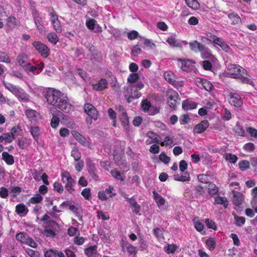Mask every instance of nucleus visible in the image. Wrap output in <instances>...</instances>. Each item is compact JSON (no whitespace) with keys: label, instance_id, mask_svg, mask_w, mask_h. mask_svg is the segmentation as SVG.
<instances>
[{"label":"nucleus","instance_id":"18","mask_svg":"<svg viewBox=\"0 0 257 257\" xmlns=\"http://www.w3.org/2000/svg\"><path fill=\"white\" fill-rule=\"evenodd\" d=\"M108 82L104 78L101 79L98 83L93 85L94 90L97 91H101L104 90L107 86Z\"/></svg>","mask_w":257,"mask_h":257},{"label":"nucleus","instance_id":"2","mask_svg":"<svg viewBox=\"0 0 257 257\" xmlns=\"http://www.w3.org/2000/svg\"><path fill=\"white\" fill-rule=\"evenodd\" d=\"M245 69L237 64H230L227 68V76L239 80L243 83L252 84V81L243 75L246 73Z\"/></svg>","mask_w":257,"mask_h":257},{"label":"nucleus","instance_id":"37","mask_svg":"<svg viewBox=\"0 0 257 257\" xmlns=\"http://www.w3.org/2000/svg\"><path fill=\"white\" fill-rule=\"evenodd\" d=\"M141 47L142 48V46H141V45H139V42H138L137 44L133 46L131 52V56L133 57H137L139 54H141L142 52L141 48Z\"/></svg>","mask_w":257,"mask_h":257},{"label":"nucleus","instance_id":"46","mask_svg":"<svg viewBox=\"0 0 257 257\" xmlns=\"http://www.w3.org/2000/svg\"><path fill=\"white\" fill-rule=\"evenodd\" d=\"M131 89L133 90V89H135L137 90H140L144 87V84L141 81H138L136 82V83L131 84L130 85Z\"/></svg>","mask_w":257,"mask_h":257},{"label":"nucleus","instance_id":"40","mask_svg":"<svg viewBox=\"0 0 257 257\" xmlns=\"http://www.w3.org/2000/svg\"><path fill=\"white\" fill-rule=\"evenodd\" d=\"M208 192L211 195H215L218 192V188L213 183L209 182Z\"/></svg>","mask_w":257,"mask_h":257},{"label":"nucleus","instance_id":"42","mask_svg":"<svg viewBox=\"0 0 257 257\" xmlns=\"http://www.w3.org/2000/svg\"><path fill=\"white\" fill-rule=\"evenodd\" d=\"M139 79V76L138 73H133L130 74L127 79V82L133 84L136 82L138 81Z\"/></svg>","mask_w":257,"mask_h":257},{"label":"nucleus","instance_id":"10","mask_svg":"<svg viewBox=\"0 0 257 257\" xmlns=\"http://www.w3.org/2000/svg\"><path fill=\"white\" fill-rule=\"evenodd\" d=\"M195 82L198 87L203 88L207 91H211L213 89V85L206 79L197 78Z\"/></svg>","mask_w":257,"mask_h":257},{"label":"nucleus","instance_id":"53","mask_svg":"<svg viewBox=\"0 0 257 257\" xmlns=\"http://www.w3.org/2000/svg\"><path fill=\"white\" fill-rule=\"evenodd\" d=\"M139 244L140 245V249L144 250L148 248V244L146 240L143 237L139 238Z\"/></svg>","mask_w":257,"mask_h":257},{"label":"nucleus","instance_id":"64","mask_svg":"<svg viewBox=\"0 0 257 257\" xmlns=\"http://www.w3.org/2000/svg\"><path fill=\"white\" fill-rule=\"evenodd\" d=\"M255 149L254 145L252 143L245 144L243 146V149L247 152H253Z\"/></svg>","mask_w":257,"mask_h":257},{"label":"nucleus","instance_id":"62","mask_svg":"<svg viewBox=\"0 0 257 257\" xmlns=\"http://www.w3.org/2000/svg\"><path fill=\"white\" fill-rule=\"evenodd\" d=\"M27 253L31 257H39L40 253L38 251L34 250L30 248H27L26 249Z\"/></svg>","mask_w":257,"mask_h":257},{"label":"nucleus","instance_id":"4","mask_svg":"<svg viewBox=\"0 0 257 257\" xmlns=\"http://www.w3.org/2000/svg\"><path fill=\"white\" fill-rule=\"evenodd\" d=\"M61 176L62 181L65 184V189L70 193H72L74 191L73 186L75 182L70 173L67 171H64L61 173Z\"/></svg>","mask_w":257,"mask_h":257},{"label":"nucleus","instance_id":"28","mask_svg":"<svg viewBox=\"0 0 257 257\" xmlns=\"http://www.w3.org/2000/svg\"><path fill=\"white\" fill-rule=\"evenodd\" d=\"M69 209L73 211L79 220H82V209L80 207H76L74 205L69 206Z\"/></svg>","mask_w":257,"mask_h":257},{"label":"nucleus","instance_id":"35","mask_svg":"<svg viewBox=\"0 0 257 257\" xmlns=\"http://www.w3.org/2000/svg\"><path fill=\"white\" fill-rule=\"evenodd\" d=\"M73 135L74 138L82 145L86 146L88 143L86 139L79 133L75 132L74 134H73Z\"/></svg>","mask_w":257,"mask_h":257},{"label":"nucleus","instance_id":"17","mask_svg":"<svg viewBox=\"0 0 257 257\" xmlns=\"http://www.w3.org/2000/svg\"><path fill=\"white\" fill-rule=\"evenodd\" d=\"M209 126V122L208 120H204L202 121L200 123L197 124L194 129V132L195 133L200 134L204 132L206 128Z\"/></svg>","mask_w":257,"mask_h":257},{"label":"nucleus","instance_id":"26","mask_svg":"<svg viewBox=\"0 0 257 257\" xmlns=\"http://www.w3.org/2000/svg\"><path fill=\"white\" fill-rule=\"evenodd\" d=\"M215 204H220L223 206L225 208H226L228 205V202L227 199L225 197H221L218 196L214 198Z\"/></svg>","mask_w":257,"mask_h":257},{"label":"nucleus","instance_id":"1","mask_svg":"<svg viewBox=\"0 0 257 257\" xmlns=\"http://www.w3.org/2000/svg\"><path fill=\"white\" fill-rule=\"evenodd\" d=\"M45 97L49 104L66 113L70 112L73 109L67 95L59 90L49 89L46 92Z\"/></svg>","mask_w":257,"mask_h":257},{"label":"nucleus","instance_id":"23","mask_svg":"<svg viewBox=\"0 0 257 257\" xmlns=\"http://www.w3.org/2000/svg\"><path fill=\"white\" fill-rule=\"evenodd\" d=\"M197 103L194 101L186 100L182 103V108L185 110H191L196 108Z\"/></svg>","mask_w":257,"mask_h":257},{"label":"nucleus","instance_id":"19","mask_svg":"<svg viewBox=\"0 0 257 257\" xmlns=\"http://www.w3.org/2000/svg\"><path fill=\"white\" fill-rule=\"evenodd\" d=\"M154 199L157 204L158 207L160 209L164 208L166 200L165 198L162 197L159 194L156 192L155 191L153 192Z\"/></svg>","mask_w":257,"mask_h":257},{"label":"nucleus","instance_id":"21","mask_svg":"<svg viewBox=\"0 0 257 257\" xmlns=\"http://www.w3.org/2000/svg\"><path fill=\"white\" fill-rule=\"evenodd\" d=\"M16 211L20 216H25L28 212V208L23 203H20L16 205Z\"/></svg>","mask_w":257,"mask_h":257},{"label":"nucleus","instance_id":"14","mask_svg":"<svg viewBox=\"0 0 257 257\" xmlns=\"http://www.w3.org/2000/svg\"><path fill=\"white\" fill-rule=\"evenodd\" d=\"M178 99L179 95L176 91H173L171 92L169 94V100L168 102L169 106L175 109L177 107V100Z\"/></svg>","mask_w":257,"mask_h":257},{"label":"nucleus","instance_id":"56","mask_svg":"<svg viewBox=\"0 0 257 257\" xmlns=\"http://www.w3.org/2000/svg\"><path fill=\"white\" fill-rule=\"evenodd\" d=\"M164 78L165 80L170 83L172 82L175 78L174 74L172 72H166L164 73Z\"/></svg>","mask_w":257,"mask_h":257},{"label":"nucleus","instance_id":"33","mask_svg":"<svg viewBox=\"0 0 257 257\" xmlns=\"http://www.w3.org/2000/svg\"><path fill=\"white\" fill-rule=\"evenodd\" d=\"M174 179L176 181L185 182L190 179L189 174L186 172L183 175L180 176L179 174L174 175Z\"/></svg>","mask_w":257,"mask_h":257},{"label":"nucleus","instance_id":"11","mask_svg":"<svg viewBox=\"0 0 257 257\" xmlns=\"http://www.w3.org/2000/svg\"><path fill=\"white\" fill-rule=\"evenodd\" d=\"M57 115L60 117L62 123L68 127L73 128L75 125L74 122L69 116L59 111L57 112Z\"/></svg>","mask_w":257,"mask_h":257},{"label":"nucleus","instance_id":"16","mask_svg":"<svg viewBox=\"0 0 257 257\" xmlns=\"http://www.w3.org/2000/svg\"><path fill=\"white\" fill-rule=\"evenodd\" d=\"M44 67L43 62H41L36 66H30L28 73L30 75H33L39 74L42 71Z\"/></svg>","mask_w":257,"mask_h":257},{"label":"nucleus","instance_id":"25","mask_svg":"<svg viewBox=\"0 0 257 257\" xmlns=\"http://www.w3.org/2000/svg\"><path fill=\"white\" fill-rule=\"evenodd\" d=\"M178 62L181 63V69L184 71H188L190 69L191 61L189 60L178 59Z\"/></svg>","mask_w":257,"mask_h":257},{"label":"nucleus","instance_id":"29","mask_svg":"<svg viewBox=\"0 0 257 257\" xmlns=\"http://www.w3.org/2000/svg\"><path fill=\"white\" fill-rule=\"evenodd\" d=\"M190 49L191 51L195 52L199 51L200 49L203 47V44L200 43L196 40L189 43Z\"/></svg>","mask_w":257,"mask_h":257},{"label":"nucleus","instance_id":"6","mask_svg":"<svg viewBox=\"0 0 257 257\" xmlns=\"http://www.w3.org/2000/svg\"><path fill=\"white\" fill-rule=\"evenodd\" d=\"M49 12L54 29L57 33H61L62 31V28L60 22L58 20L57 15L53 8L49 11Z\"/></svg>","mask_w":257,"mask_h":257},{"label":"nucleus","instance_id":"9","mask_svg":"<svg viewBox=\"0 0 257 257\" xmlns=\"http://www.w3.org/2000/svg\"><path fill=\"white\" fill-rule=\"evenodd\" d=\"M17 60L19 64L28 72L31 65L29 63L28 56L24 53L20 54L17 56Z\"/></svg>","mask_w":257,"mask_h":257},{"label":"nucleus","instance_id":"8","mask_svg":"<svg viewBox=\"0 0 257 257\" xmlns=\"http://www.w3.org/2000/svg\"><path fill=\"white\" fill-rule=\"evenodd\" d=\"M229 98V102L231 105L236 107H240L243 104L242 99L241 96L235 93H230Z\"/></svg>","mask_w":257,"mask_h":257},{"label":"nucleus","instance_id":"58","mask_svg":"<svg viewBox=\"0 0 257 257\" xmlns=\"http://www.w3.org/2000/svg\"><path fill=\"white\" fill-rule=\"evenodd\" d=\"M173 143V140L172 137L167 136L165 138L164 141L160 143L162 146L171 145Z\"/></svg>","mask_w":257,"mask_h":257},{"label":"nucleus","instance_id":"47","mask_svg":"<svg viewBox=\"0 0 257 257\" xmlns=\"http://www.w3.org/2000/svg\"><path fill=\"white\" fill-rule=\"evenodd\" d=\"M42 196L39 194H37L29 199V202L32 204L39 203L42 201Z\"/></svg>","mask_w":257,"mask_h":257},{"label":"nucleus","instance_id":"50","mask_svg":"<svg viewBox=\"0 0 257 257\" xmlns=\"http://www.w3.org/2000/svg\"><path fill=\"white\" fill-rule=\"evenodd\" d=\"M60 121V117L57 115H53L51 121V125L52 127L56 128L59 125V123Z\"/></svg>","mask_w":257,"mask_h":257},{"label":"nucleus","instance_id":"7","mask_svg":"<svg viewBox=\"0 0 257 257\" xmlns=\"http://www.w3.org/2000/svg\"><path fill=\"white\" fill-rule=\"evenodd\" d=\"M33 45L43 57L47 58L49 56L50 54L49 49L44 43L35 41L33 42Z\"/></svg>","mask_w":257,"mask_h":257},{"label":"nucleus","instance_id":"61","mask_svg":"<svg viewBox=\"0 0 257 257\" xmlns=\"http://www.w3.org/2000/svg\"><path fill=\"white\" fill-rule=\"evenodd\" d=\"M159 159L165 164H168L170 161V158L167 156L165 152H162L160 155Z\"/></svg>","mask_w":257,"mask_h":257},{"label":"nucleus","instance_id":"59","mask_svg":"<svg viewBox=\"0 0 257 257\" xmlns=\"http://www.w3.org/2000/svg\"><path fill=\"white\" fill-rule=\"evenodd\" d=\"M81 195L84 197L85 199L89 200V199L91 198L90 189L88 188L84 189L81 192Z\"/></svg>","mask_w":257,"mask_h":257},{"label":"nucleus","instance_id":"54","mask_svg":"<svg viewBox=\"0 0 257 257\" xmlns=\"http://www.w3.org/2000/svg\"><path fill=\"white\" fill-rule=\"evenodd\" d=\"M28 235L24 232H20L17 234L16 239L17 240L24 243L26 241Z\"/></svg>","mask_w":257,"mask_h":257},{"label":"nucleus","instance_id":"32","mask_svg":"<svg viewBox=\"0 0 257 257\" xmlns=\"http://www.w3.org/2000/svg\"><path fill=\"white\" fill-rule=\"evenodd\" d=\"M167 42L171 47L182 48L181 43L176 40L173 36H171L168 38Z\"/></svg>","mask_w":257,"mask_h":257},{"label":"nucleus","instance_id":"12","mask_svg":"<svg viewBox=\"0 0 257 257\" xmlns=\"http://www.w3.org/2000/svg\"><path fill=\"white\" fill-rule=\"evenodd\" d=\"M84 111L89 115L91 118L96 120L97 119L98 112L97 109L90 103L85 104Z\"/></svg>","mask_w":257,"mask_h":257},{"label":"nucleus","instance_id":"30","mask_svg":"<svg viewBox=\"0 0 257 257\" xmlns=\"http://www.w3.org/2000/svg\"><path fill=\"white\" fill-rule=\"evenodd\" d=\"M47 39L48 41L53 45H56L59 41L57 35L54 32H51L47 34Z\"/></svg>","mask_w":257,"mask_h":257},{"label":"nucleus","instance_id":"43","mask_svg":"<svg viewBox=\"0 0 257 257\" xmlns=\"http://www.w3.org/2000/svg\"><path fill=\"white\" fill-rule=\"evenodd\" d=\"M225 158L226 161L232 164H235L238 159V158L236 155L231 153L226 154L225 155Z\"/></svg>","mask_w":257,"mask_h":257},{"label":"nucleus","instance_id":"39","mask_svg":"<svg viewBox=\"0 0 257 257\" xmlns=\"http://www.w3.org/2000/svg\"><path fill=\"white\" fill-rule=\"evenodd\" d=\"M178 246L175 244H168L167 246L164 247V250L168 254L174 253Z\"/></svg>","mask_w":257,"mask_h":257},{"label":"nucleus","instance_id":"52","mask_svg":"<svg viewBox=\"0 0 257 257\" xmlns=\"http://www.w3.org/2000/svg\"><path fill=\"white\" fill-rule=\"evenodd\" d=\"M86 165L88 173L97 171L96 167L95 164L92 163L90 160H87Z\"/></svg>","mask_w":257,"mask_h":257},{"label":"nucleus","instance_id":"63","mask_svg":"<svg viewBox=\"0 0 257 257\" xmlns=\"http://www.w3.org/2000/svg\"><path fill=\"white\" fill-rule=\"evenodd\" d=\"M54 190L59 193H62L63 192V187L62 184L58 182H55L53 184Z\"/></svg>","mask_w":257,"mask_h":257},{"label":"nucleus","instance_id":"45","mask_svg":"<svg viewBox=\"0 0 257 257\" xmlns=\"http://www.w3.org/2000/svg\"><path fill=\"white\" fill-rule=\"evenodd\" d=\"M249 162L247 160H242L238 163V166L240 170L244 171L249 168Z\"/></svg>","mask_w":257,"mask_h":257},{"label":"nucleus","instance_id":"44","mask_svg":"<svg viewBox=\"0 0 257 257\" xmlns=\"http://www.w3.org/2000/svg\"><path fill=\"white\" fill-rule=\"evenodd\" d=\"M229 19H232L231 24L235 25L240 22L241 20L238 15L234 13H231L228 16Z\"/></svg>","mask_w":257,"mask_h":257},{"label":"nucleus","instance_id":"34","mask_svg":"<svg viewBox=\"0 0 257 257\" xmlns=\"http://www.w3.org/2000/svg\"><path fill=\"white\" fill-rule=\"evenodd\" d=\"M30 133L34 139L37 141L40 135V130L38 126H32L30 129Z\"/></svg>","mask_w":257,"mask_h":257},{"label":"nucleus","instance_id":"13","mask_svg":"<svg viewBox=\"0 0 257 257\" xmlns=\"http://www.w3.org/2000/svg\"><path fill=\"white\" fill-rule=\"evenodd\" d=\"M123 96L125 99L126 100V101L128 103H131L134 99H137L139 98L141 96V93L135 89H133V90L131 89L130 95H128L127 92L124 91Z\"/></svg>","mask_w":257,"mask_h":257},{"label":"nucleus","instance_id":"15","mask_svg":"<svg viewBox=\"0 0 257 257\" xmlns=\"http://www.w3.org/2000/svg\"><path fill=\"white\" fill-rule=\"evenodd\" d=\"M120 114L119 115V119L124 127H126L129 124L128 117L125 111V110L122 107L120 106L119 109Z\"/></svg>","mask_w":257,"mask_h":257},{"label":"nucleus","instance_id":"22","mask_svg":"<svg viewBox=\"0 0 257 257\" xmlns=\"http://www.w3.org/2000/svg\"><path fill=\"white\" fill-rule=\"evenodd\" d=\"M128 203L130 207L132 208L133 211L136 214H139L140 211L141 206L136 202L134 196L130 198Z\"/></svg>","mask_w":257,"mask_h":257},{"label":"nucleus","instance_id":"41","mask_svg":"<svg viewBox=\"0 0 257 257\" xmlns=\"http://www.w3.org/2000/svg\"><path fill=\"white\" fill-rule=\"evenodd\" d=\"M187 6L193 10H197L199 8L200 5L196 0H186Z\"/></svg>","mask_w":257,"mask_h":257},{"label":"nucleus","instance_id":"31","mask_svg":"<svg viewBox=\"0 0 257 257\" xmlns=\"http://www.w3.org/2000/svg\"><path fill=\"white\" fill-rule=\"evenodd\" d=\"M96 245L90 246L84 249V253L88 257H92L97 254Z\"/></svg>","mask_w":257,"mask_h":257},{"label":"nucleus","instance_id":"51","mask_svg":"<svg viewBox=\"0 0 257 257\" xmlns=\"http://www.w3.org/2000/svg\"><path fill=\"white\" fill-rule=\"evenodd\" d=\"M235 224L237 226H241L245 223V219L242 216H238L235 215L234 216Z\"/></svg>","mask_w":257,"mask_h":257},{"label":"nucleus","instance_id":"5","mask_svg":"<svg viewBox=\"0 0 257 257\" xmlns=\"http://www.w3.org/2000/svg\"><path fill=\"white\" fill-rule=\"evenodd\" d=\"M34 23L37 30L40 34H44L45 33V27L44 26V21L41 17H40L38 12L37 10L33 11L32 13Z\"/></svg>","mask_w":257,"mask_h":257},{"label":"nucleus","instance_id":"55","mask_svg":"<svg viewBox=\"0 0 257 257\" xmlns=\"http://www.w3.org/2000/svg\"><path fill=\"white\" fill-rule=\"evenodd\" d=\"M206 244L210 250H213L215 247V242L213 238H209L206 241Z\"/></svg>","mask_w":257,"mask_h":257},{"label":"nucleus","instance_id":"60","mask_svg":"<svg viewBox=\"0 0 257 257\" xmlns=\"http://www.w3.org/2000/svg\"><path fill=\"white\" fill-rule=\"evenodd\" d=\"M26 242L24 243L26 244H28L30 246L33 247V248H36L37 247V244L36 242H35V241L31 237H27V239L25 241Z\"/></svg>","mask_w":257,"mask_h":257},{"label":"nucleus","instance_id":"3","mask_svg":"<svg viewBox=\"0 0 257 257\" xmlns=\"http://www.w3.org/2000/svg\"><path fill=\"white\" fill-rule=\"evenodd\" d=\"M5 87L15 95L21 101L27 102L30 100V95L20 86L10 83L4 82Z\"/></svg>","mask_w":257,"mask_h":257},{"label":"nucleus","instance_id":"57","mask_svg":"<svg viewBox=\"0 0 257 257\" xmlns=\"http://www.w3.org/2000/svg\"><path fill=\"white\" fill-rule=\"evenodd\" d=\"M0 62L10 63L11 60L5 53L0 52Z\"/></svg>","mask_w":257,"mask_h":257},{"label":"nucleus","instance_id":"49","mask_svg":"<svg viewBox=\"0 0 257 257\" xmlns=\"http://www.w3.org/2000/svg\"><path fill=\"white\" fill-rule=\"evenodd\" d=\"M146 136L153 140V141L156 143L159 144L160 141L158 139V135L152 131H149Z\"/></svg>","mask_w":257,"mask_h":257},{"label":"nucleus","instance_id":"24","mask_svg":"<svg viewBox=\"0 0 257 257\" xmlns=\"http://www.w3.org/2000/svg\"><path fill=\"white\" fill-rule=\"evenodd\" d=\"M199 52L201 53L202 57L204 59H210L213 57L211 50L204 45H203V47L200 49Z\"/></svg>","mask_w":257,"mask_h":257},{"label":"nucleus","instance_id":"36","mask_svg":"<svg viewBox=\"0 0 257 257\" xmlns=\"http://www.w3.org/2000/svg\"><path fill=\"white\" fill-rule=\"evenodd\" d=\"M138 42L139 45H141L143 49H145V46L152 47V46H155V44L153 43L147 39L142 38Z\"/></svg>","mask_w":257,"mask_h":257},{"label":"nucleus","instance_id":"20","mask_svg":"<svg viewBox=\"0 0 257 257\" xmlns=\"http://www.w3.org/2000/svg\"><path fill=\"white\" fill-rule=\"evenodd\" d=\"M243 195L238 192L233 191L232 202L236 206H239L243 201Z\"/></svg>","mask_w":257,"mask_h":257},{"label":"nucleus","instance_id":"27","mask_svg":"<svg viewBox=\"0 0 257 257\" xmlns=\"http://www.w3.org/2000/svg\"><path fill=\"white\" fill-rule=\"evenodd\" d=\"M2 159L9 165H12L14 163V157L8 152H4L2 154Z\"/></svg>","mask_w":257,"mask_h":257},{"label":"nucleus","instance_id":"48","mask_svg":"<svg viewBox=\"0 0 257 257\" xmlns=\"http://www.w3.org/2000/svg\"><path fill=\"white\" fill-rule=\"evenodd\" d=\"M71 155V156L73 157L75 161H79L81 157V153L76 148H74L72 150Z\"/></svg>","mask_w":257,"mask_h":257},{"label":"nucleus","instance_id":"38","mask_svg":"<svg viewBox=\"0 0 257 257\" xmlns=\"http://www.w3.org/2000/svg\"><path fill=\"white\" fill-rule=\"evenodd\" d=\"M26 115L27 117L32 120L37 117L38 113L34 110L28 109L25 111Z\"/></svg>","mask_w":257,"mask_h":257}]
</instances>
